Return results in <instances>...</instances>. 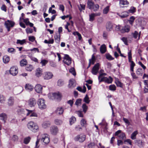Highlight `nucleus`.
Masks as SVG:
<instances>
[{
	"label": "nucleus",
	"instance_id": "obj_1",
	"mask_svg": "<svg viewBox=\"0 0 148 148\" xmlns=\"http://www.w3.org/2000/svg\"><path fill=\"white\" fill-rule=\"evenodd\" d=\"M27 126L30 130L35 132L38 131L39 127L36 123L33 121L29 122L27 124Z\"/></svg>",
	"mask_w": 148,
	"mask_h": 148
},
{
	"label": "nucleus",
	"instance_id": "obj_2",
	"mask_svg": "<svg viewBox=\"0 0 148 148\" xmlns=\"http://www.w3.org/2000/svg\"><path fill=\"white\" fill-rule=\"evenodd\" d=\"M37 104L39 108L41 110L45 109L47 105L45 100L43 98H40L38 99Z\"/></svg>",
	"mask_w": 148,
	"mask_h": 148
},
{
	"label": "nucleus",
	"instance_id": "obj_3",
	"mask_svg": "<svg viewBox=\"0 0 148 148\" xmlns=\"http://www.w3.org/2000/svg\"><path fill=\"white\" fill-rule=\"evenodd\" d=\"M15 23L12 21L8 20L4 23L5 27L7 29L8 32L10 31V28L13 27L15 25Z\"/></svg>",
	"mask_w": 148,
	"mask_h": 148
},
{
	"label": "nucleus",
	"instance_id": "obj_4",
	"mask_svg": "<svg viewBox=\"0 0 148 148\" xmlns=\"http://www.w3.org/2000/svg\"><path fill=\"white\" fill-rule=\"evenodd\" d=\"M86 136L82 134L78 135L74 138V140L80 143L83 142L85 140Z\"/></svg>",
	"mask_w": 148,
	"mask_h": 148
},
{
	"label": "nucleus",
	"instance_id": "obj_5",
	"mask_svg": "<svg viewBox=\"0 0 148 148\" xmlns=\"http://www.w3.org/2000/svg\"><path fill=\"white\" fill-rule=\"evenodd\" d=\"M41 141L43 142L45 144H48L50 141L49 135L46 134L42 135Z\"/></svg>",
	"mask_w": 148,
	"mask_h": 148
},
{
	"label": "nucleus",
	"instance_id": "obj_6",
	"mask_svg": "<svg viewBox=\"0 0 148 148\" xmlns=\"http://www.w3.org/2000/svg\"><path fill=\"white\" fill-rule=\"evenodd\" d=\"M53 76L52 73L50 72H46L44 73L43 77L45 80H49L51 79Z\"/></svg>",
	"mask_w": 148,
	"mask_h": 148
},
{
	"label": "nucleus",
	"instance_id": "obj_7",
	"mask_svg": "<svg viewBox=\"0 0 148 148\" xmlns=\"http://www.w3.org/2000/svg\"><path fill=\"white\" fill-rule=\"evenodd\" d=\"M50 130L51 134L53 135H56L59 132L58 127L55 125L51 126L50 128Z\"/></svg>",
	"mask_w": 148,
	"mask_h": 148
},
{
	"label": "nucleus",
	"instance_id": "obj_8",
	"mask_svg": "<svg viewBox=\"0 0 148 148\" xmlns=\"http://www.w3.org/2000/svg\"><path fill=\"white\" fill-rule=\"evenodd\" d=\"M63 62L67 65H69L71 63V60L68 55L65 54L64 57Z\"/></svg>",
	"mask_w": 148,
	"mask_h": 148
},
{
	"label": "nucleus",
	"instance_id": "obj_9",
	"mask_svg": "<svg viewBox=\"0 0 148 148\" xmlns=\"http://www.w3.org/2000/svg\"><path fill=\"white\" fill-rule=\"evenodd\" d=\"M10 73L13 76H16L18 73V68L16 66H12L10 69Z\"/></svg>",
	"mask_w": 148,
	"mask_h": 148
},
{
	"label": "nucleus",
	"instance_id": "obj_10",
	"mask_svg": "<svg viewBox=\"0 0 148 148\" xmlns=\"http://www.w3.org/2000/svg\"><path fill=\"white\" fill-rule=\"evenodd\" d=\"M99 80V82L104 81L106 83L110 84L112 83V79L110 76L108 78L106 77H103Z\"/></svg>",
	"mask_w": 148,
	"mask_h": 148
},
{
	"label": "nucleus",
	"instance_id": "obj_11",
	"mask_svg": "<svg viewBox=\"0 0 148 148\" xmlns=\"http://www.w3.org/2000/svg\"><path fill=\"white\" fill-rule=\"evenodd\" d=\"M28 105L31 107H34L36 105V101L34 98H31L28 101Z\"/></svg>",
	"mask_w": 148,
	"mask_h": 148
},
{
	"label": "nucleus",
	"instance_id": "obj_12",
	"mask_svg": "<svg viewBox=\"0 0 148 148\" xmlns=\"http://www.w3.org/2000/svg\"><path fill=\"white\" fill-rule=\"evenodd\" d=\"M76 86V83L75 80L73 79H70L69 81L68 87L70 88H73Z\"/></svg>",
	"mask_w": 148,
	"mask_h": 148
},
{
	"label": "nucleus",
	"instance_id": "obj_13",
	"mask_svg": "<svg viewBox=\"0 0 148 148\" xmlns=\"http://www.w3.org/2000/svg\"><path fill=\"white\" fill-rule=\"evenodd\" d=\"M99 63H97L93 67L92 70V73L94 75H96L99 69Z\"/></svg>",
	"mask_w": 148,
	"mask_h": 148
},
{
	"label": "nucleus",
	"instance_id": "obj_14",
	"mask_svg": "<svg viewBox=\"0 0 148 148\" xmlns=\"http://www.w3.org/2000/svg\"><path fill=\"white\" fill-rule=\"evenodd\" d=\"M130 27L128 25H126L124 27H123L121 30V33H124L125 32H128L130 30Z\"/></svg>",
	"mask_w": 148,
	"mask_h": 148
},
{
	"label": "nucleus",
	"instance_id": "obj_15",
	"mask_svg": "<svg viewBox=\"0 0 148 148\" xmlns=\"http://www.w3.org/2000/svg\"><path fill=\"white\" fill-rule=\"evenodd\" d=\"M19 111H20L21 112H24V114L26 116H29L33 112V111L32 110H29L27 109L24 110L23 109H20L18 110Z\"/></svg>",
	"mask_w": 148,
	"mask_h": 148
},
{
	"label": "nucleus",
	"instance_id": "obj_16",
	"mask_svg": "<svg viewBox=\"0 0 148 148\" xmlns=\"http://www.w3.org/2000/svg\"><path fill=\"white\" fill-rule=\"evenodd\" d=\"M101 13L98 12L96 13H92L89 15V20L90 21H92L94 20L95 17L97 16H99L100 15Z\"/></svg>",
	"mask_w": 148,
	"mask_h": 148
},
{
	"label": "nucleus",
	"instance_id": "obj_17",
	"mask_svg": "<svg viewBox=\"0 0 148 148\" xmlns=\"http://www.w3.org/2000/svg\"><path fill=\"white\" fill-rule=\"evenodd\" d=\"M42 86L40 84H37L35 87V91L38 93H41L42 92Z\"/></svg>",
	"mask_w": 148,
	"mask_h": 148
},
{
	"label": "nucleus",
	"instance_id": "obj_18",
	"mask_svg": "<svg viewBox=\"0 0 148 148\" xmlns=\"http://www.w3.org/2000/svg\"><path fill=\"white\" fill-rule=\"evenodd\" d=\"M42 74V70L40 68H38L36 70L35 75L37 77H40Z\"/></svg>",
	"mask_w": 148,
	"mask_h": 148
},
{
	"label": "nucleus",
	"instance_id": "obj_19",
	"mask_svg": "<svg viewBox=\"0 0 148 148\" xmlns=\"http://www.w3.org/2000/svg\"><path fill=\"white\" fill-rule=\"evenodd\" d=\"M7 115L5 113H2L0 114V120L3 121L4 123H5L7 119Z\"/></svg>",
	"mask_w": 148,
	"mask_h": 148
},
{
	"label": "nucleus",
	"instance_id": "obj_20",
	"mask_svg": "<svg viewBox=\"0 0 148 148\" xmlns=\"http://www.w3.org/2000/svg\"><path fill=\"white\" fill-rule=\"evenodd\" d=\"M129 2L127 0H120L119 1V5L121 8H123L124 5L129 4Z\"/></svg>",
	"mask_w": 148,
	"mask_h": 148
},
{
	"label": "nucleus",
	"instance_id": "obj_21",
	"mask_svg": "<svg viewBox=\"0 0 148 148\" xmlns=\"http://www.w3.org/2000/svg\"><path fill=\"white\" fill-rule=\"evenodd\" d=\"M64 112V109L62 107H59L56 110V113L57 115H60L62 114Z\"/></svg>",
	"mask_w": 148,
	"mask_h": 148
},
{
	"label": "nucleus",
	"instance_id": "obj_22",
	"mask_svg": "<svg viewBox=\"0 0 148 148\" xmlns=\"http://www.w3.org/2000/svg\"><path fill=\"white\" fill-rule=\"evenodd\" d=\"M133 37L135 39L138 38L137 40H139L140 39V37L141 34V32H140L138 33L136 31H135L134 32L132 33Z\"/></svg>",
	"mask_w": 148,
	"mask_h": 148
},
{
	"label": "nucleus",
	"instance_id": "obj_23",
	"mask_svg": "<svg viewBox=\"0 0 148 148\" xmlns=\"http://www.w3.org/2000/svg\"><path fill=\"white\" fill-rule=\"evenodd\" d=\"M14 99L13 97H10L8 99V104L9 106H12L14 103Z\"/></svg>",
	"mask_w": 148,
	"mask_h": 148
},
{
	"label": "nucleus",
	"instance_id": "obj_24",
	"mask_svg": "<svg viewBox=\"0 0 148 148\" xmlns=\"http://www.w3.org/2000/svg\"><path fill=\"white\" fill-rule=\"evenodd\" d=\"M53 97L54 99L58 100H60L61 97V95L59 92L53 93Z\"/></svg>",
	"mask_w": 148,
	"mask_h": 148
},
{
	"label": "nucleus",
	"instance_id": "obj_25",
	"mask_svg": "<svg viewBox=\"0 0 148 148\" xmlns=\"http://www.w3.org/2000/svg\"><path fill=\"white\" fill-rule=\"evenodd\" d=\"M113 27L112 24L110 22H108L106 25L107 30L108 31H111Z\"/></svg>",
	"mask_w": 148,
	"mask_h": 148
},
{
	"label": "nucleus",
	"instance_id": "obj_26",
	"mask_svg": "<svg viewBox=\"0 0 148 148\" xmlns=\"http://www.w3.org/2000/svg\"><path fill=\"white\" fill-rule=\"evenodd\" d=\"M60 34H58L54 36V38L55 42L57 43H59L60 40Z\"/></svg>",
	"mask_w": 148,
	"mask_h": 148
},
{
	"label": "nucleus",
	"instance_id": "obj_27",
	"mask_svg": "<svg viewBox=\"0 0 148 148\" xmlns=\"http://www.w3.org/2000/svg\"><path fill=\"white\" fill-rule=\"evenodd\" d=\"M34 88L33 86L29 84H26L25 86V89L29 91H32L33 89Z\"/></svg>",
	"mask_w": 148,
	"mask_h": 148
},
{
	"label": "nucleus",
	"instance_id": "obj_28",
	"mask_svg": "<svg viewBox=\"0 0 148 148\" xmlns=\"http://www.w3.org/2000/svg\"><path fill=\"white\" fill-rule=\"evenodd\" d=\"M88 8L90 9H92V8L94 5V2L91 0H88L87 2Z\"/></svg>",
	"mask_w": 148,
	"mask_h": 148
},
{
	"label": "nucleus",
	"instance_id": "obj_29",
	"mask_svg": "<svg viewBox=\"0 0 148 148\" xmlns=\"http://www.w3.org/2000/svg\"><path fill=\"white\" fill-rule=\"evenodd\" d=\"M129 62L130 63V70L132 72L134 71V68L135 65V64L134 62L132 60V59L128 60Z\"/></svg>",
	"mask_w": 148,
	"mask_h": 148
},
{
	"label": "nucleus",
	"instance_id": "obj_30",
	"mask_svg": "<svg viewBox=\"0 0 148 148\" xmlns=\"http://www.w3.org/2000/svg\"><path fill=\"white\" fill-rule=\"evenodd\" d=\"M95 56H94L93 55L92 56V58L91 59H90L89 60V66L88 67H89L90 65L91 64H94L95 63Z\"/></svg>",
	"mask_w": 148,
	"mask_h": 148
},
{
	"label": "nucleus",
	"instance_id": "obj_31",
	"mask_svg": "<svg viewBox=\"0 0 148 148\" xmlns=\"http://www.w3.org/2000/svg\"><path fill=\"white\" fill-rule=\"evenodd\" d=\"M50 125V122L49 121L44 122L42 124V127L44 128H46L49 127Z\"/></svg>",
	"mask_w": 148,
	"mask_h": 148
},
{
	"label": "nucleus",
	"instance_id": "obj_32",
	"mask_svg": "<svg viewBox=\"0 0 148 148\" xmlns=\"http://www.w3.org/2000/svg\"><path fill=\"white\" fill-rule=\"evenodd\" d=\"M100 51L102 53H104L106 51V47L105 45H102L100 49Z\"/></svg>",
	"mask_w": 148,
	"mask_h": 148
},
{
	"label": "nucleus",
	"instance_id": "obj_33",
	"mask_svg": "<svg viewBox=\"0 0 148 148\" xmlns=\"http://www.w3.org/2000/svg\"><path fill=\"white\" fill-rule=\"evenodd\" d=\"M138 132L137 131L134 132L131 134V138L132 140H135L136 138V135L138 134Z\"/></svg>",
	"mask_w": 148,
	"mask_h": 148
},
{
	"label": "nucleus",
	"instance_id": "obj_34",
	"mask_svg": "<svg viewBox=\"0 0 148 148\" xmlns=\"http://www.w3.org/2000/svg\"><path fill=\"white\" fill-rule=\"evenodd\" d=\"M3 62L5 63H8L10 61L9 57L7 56H4L3 57Z\"/></svg>",
	"mask_w": 148,
	"mask_h": 148
},
{
	"label": "nucleus",
	"instance_id": "obj_35",
	"mask_svg": "<svg viewBox=\"0 0 148 148\" xmlns=\"http://www.w3.org/2000/svg\"><path fill=\"white\" fill-rule=\"evenodd\" d=\"M115 83L117 86L122 87L123 84L121 83L118 79L116 80Z\"/></svg>",
	"mask_w": 148,
	"mask_h": 148
},
{
	"label": "nucleus",
	"instance_id": "obj_36",
	"mask_svg": "<svg viewBox=\"0 0 148 148\" xmlns=\"http://www.w3.org/2000/svg\"><path fill=\"white\" fill-rule=\"evenodd\" d=\"M135 143L137 144L138 146L140 147H143V142L142 140H135Z\"/></svg>",
	"mask_w": 148,
	"mask_h": 148
},
{
	"label": "nucleus",
	"instance_id": "obj_37",
	"mask_svg": "<svg viewBox=\"0 0 148 148\" xmlns=\"http://www.w3.org/2000/svg\"><path fill=\"white\" fill-rule=\"evenodd\" d=\"M31 139V138L29 136L25 138L23 141L24 143L26 144H28L30 142Z\"/></svg>",
	"mask_w": 148,
	"mask_h": 148
},
{
	"label": "nucleus",
	"instance_id": "obj_38",
	"mask_svg": "<svg viewBox=\"0 0 148 148\" xmlns=\"http://www.w3.org/2000/svg\"><path fill=\"white\" fill-rule=\"evenodd\" d=\"M83 101L84 102L87 104H88L90 103V100H89L88 96L87 95H86Z\"/></svg>",
	"mask_w": 148,
	"mask_h": 148
},
{
	"label": "nucleus",
	"instance_id": "obj_39",
	"mask_svg": "<svg viewBox=\"0 0 148 148\" xmlns=\"http://www.w3.org/2000/svg\"><path fill=\"white\" fill-rule=\"evenodd\" d=\"M26 42V40L25 39H23L21 40H17L16 42V43L17 44H20L21 45H23Z\"/></svg>",
	"mask_w": 148,
	"mask_h": 148
},
{
	"label": "nucleus",
	"instance_id": "obj_40",
	"mask_svg": "<svg viewBox=\"0 0 148 148\" xmlns=\"http://www.w3.org/2000/svg\"><path fill=\"white\" fill-rule=\"evenodd\" d=\"M64 81L62 79H60L58 80L57 82V85L59 86H61L64 85Z\"/></svg>",
	"mask_w": 148,
	"mask_h": 148
},
{
	"label": "nucleus",
	"instance_id": "obj_41",
	"mask_svg": "<svg viewBox=\"0 0 148 148\" xmlns=\"http://www.w3.org/2000/svg\"><path fill=\"white\" fill-rule=\"evenodd\" d=\"M27 62L25 59H23L20 62V64L21 66H24L27 64Z\"/></svg>",
	"mask_w": 148,
	"mask_h": 148
},
{
	"label": "nucleus",
	"instance_id": "obj_42",
	"mask_svg": "<svg viewBox=\"0 0 148 148\" xmlns=\"http://www.w3.org/2000/svg\"><path fill=\"white\" fill-rule=\"evenodd\" d=\"M99 6L98 4H94V5L92 8V9L94 11H96L98 10L99 9Z\"/></svg>",
	"mask_w": 148,
	"mask_h": 148
},
{
	"label": "nucleus",
	"instance_id": "obj_43",
	"mask_svg": "<svg viewBox=\"0 0 148 148\" xmlns=\"http://www.w3.org/2000/svg\"><path fill=\"white\" fill-rule=\"evenodd\" d=\"M119 138L122 139H124L126 138L125 134L123 132H121L120 135H119Z\"/></svg>",
	"mask_w": 148,
	"mask_h": 148
},
{
	"label": "nucleus",
	"instance_id": "obj_44",
	"mask_svg": "<svg viewBox=\"0 0 148 148\" xmlns=\"http://www.w3.org/2000/svg\"><path fill=\"white\" fill-rule=\"evenodd\" d=\"M33 69V66L31 65H27L26 68V70L28 71H31Z\"/></svg>",
	"mask_w": 148,
	"mask_h": 148
},
{
	"label": "nucleus",
	"instance_id": "obj_45",
	"mask_svg": "<svg viewBox=\"0 0 148 148\" xmlns=\"http://www.w3.org/2000/svg\"><path fill=\"white\" fill-rule=\"evenodd\" d=\"M62 123V121L61 120L56 119L55 120V123L56 125H60Z\"/></svg>",
	"mask_w": 148,
	"mask_h": 148
},
{
	"label": "nucleus",
	"instance_id": "obj_46",
	"mask_svg": "<svg viewBox=\"0 0 148 148\" xmlns=\"http://www.w3.org/2000/svg\"><path fill=\"white\" fill-rule=\"evenodd\" d=\"M76 118L74 116H72L70 119V123L71 125L74 123L76 121Z\"/></svg>",
	"mask_w": 148,
	"mask_h": 148
},
{
	"label": "nucleus",
	"instance_id": "obj_47",
	"mask_svg": "<svg viewBox=\"0 0 148 148\" xmlns=\"http://www.w3.org/2000/svg\"><path fill=\"white\" fill-rule=\"evenodd\" d=\"M76 113L77 114L78 116L81 117H83L84 115L82 113V111L81 110L76 111Z\"/></svg>",
	"mask_w": 148,
	"mask_h": 148
},
{
	"label": "nucleus",
	"instance_id": "obj_48",
	"mask_svg": "<svg viewBox=\"0 0 148 148\" xmlns=\"http://www.w3.org/2000/svg\"><path fill=\"white\" fill-rule=\"evenodd\" d=\"M82 108L83 109V111L84 113H85L87 111L88 107L85 103H84L82 106Z\"/></svg>",
	"mask_w": 148,
	"mask_h": 148
},
{
	"label": "nucleus",
	"instance_id": "obj_49",
	"mask_svg": "<svg viewBox=\"0 0 148 148\" xmlns=\"http://www.w3.org/2000/svg\"><path fill=\"white\" fill-rule=\"evenodd\" d=\"M142 69L141 68L138 69L136 71V73L137 75L142 76L143 73L142 72Z\"/></svg>",
	"mask_w": 148,
	"mask_h": 148
},
{
	"label": "nucleus",
	"instance_id": "obj_50",
	"mask_svg": "<svg viewBox=\"0 0 148 148\" xmlns=\"http://www.w3.org/2000/svg\"><path fill=\"white\" fill-rule=\"evenodd\" d=\"M135 8L134 7H131L128 11L129 13H133L135 12Z\"/></svg>",
	"mask_w": 148,
	"mask_h": 148
},
{
	"label": "nucleus",
	"instance_id": "obj_51",
	"mask_svg": "<svg viewBox=\"0 0 148 148\" xmlns=\"http://www.w3.org/2000/svg\"><path fill=\"white\" fill-rule=\"evenodd\" d=\"M135 18L134 16H132L130 18V20H129V23L132 25L134 21L135 20Z\"/></svg>",
	"mask_w": 148,
	"mask_h": 148
},
{
	"label": "nucleus",
	"instance_id": "obj_52",
	"mask_svg": "<svg viewBox=\"0 0 148 148\" xmlns=\"http://www.w3.org/2000/svg\"><path fill=\"white\" fill-rule=\"evenodd\" d=\"M48 62L46 60H42L40 62V63L42 64V66H45L48 63Z\"/></svg>",
	"mask_w": 148,
	"mask_h": 148
},
{
	"label": "nucleus",
	"instance_id": "obj_53",
	"mask_svg": "<svg viewBox=\"0 0 148 148\" xmlns=\"http://www.w3.org/2000/svg\"><path fill=\"white\" fill-rule=\"evenodd\" d=\"M8 51L9 53H13L16 51L13 48H10L8 49Z\"/></svg>",
	"mask_w": 148,
	"mask_h": 148
},
{
	"label": "nucleus",
	"instance_id": "obj_54",
	"mask_svg": "<svg viewBox=\"0 0 148 148\" xmlns=\"http://www.w3.org/2000/svg\"><path fill=\"white\" fill-rule=\"evenodd\" d=\"M81 125L82 126H85L86 124V121L84 119H82L80 122Z\"/></svg>",
	"mask_w": 148,
	"mask_h": 148
},
{
	"label": "nucleus",
	"instance_id": "obj_55",
	"mask_svg": "<svg viewBox=\"0 0 148 148\" xmlns=\"http://www.w3.org/2000/svg\"><path fill=\"white\" fill-rule=\"evenodd\" d=\"M106 57L107 59L109 60H112L114 59V58L109 54H106Z\"/></svg>",
	"mask_w": 148,
	"mask_h": 148
},
{
	"label": "nucleus",
	"instance_id": "obj_56",
	"mask_svg": "<svg viewBox=\"0 0 148 148\" xmlns=\"http://www.w3.org/2000/svg\"><path fill=\"white\" fill-rule=\"evenodd\" d=\"M109 6H107L105 8L103 11V13L104 14H107L109 11Z\"/></svg>",
	"mask_w": 148,
	"mask_h": 148
},
{
	"label": "nucleus",
	"instance_id": "obj_57",
	"mask_svg": "<svg viewBox=\"0 0 148 148\" xmlns=\"http://www.w3.org/2000/svg\"><path fill=\"white\" fill-rule=\"evenodd\" d=\"M109 89L111 90L114 91L116 89V87L114 84L111 85L109 86Z\"/></svg>",
	"mask_w": 148,
	"mask_h": 148
},
{
	"label": "nucleus",
	"instance_id": "obj_58",
	"mask_svg": "<svg viewBox=\"0 0 148 148\" xmlns=\"http://www.w3.org/2000/svg\"><path fill=\"white\" fill-rule=\"evenodd\" d=\"M82 101V100L80 99H77L75 103V105L77 106H78L79 104H81Z\"/></svg>",
	"mask_w": 148,
	"mask_h": 148
},
{
	"label": "nucleus",
	"instance_id": "obj_59",
	"mask_svg": "<svg viewBox=\"0 0 148 148\" xmlns=\"http://www.w3.org/2000/svg\"><path fill=\"white\" fill-rule=\"evenodd\" d=\"M69 72L71 73L73 75L75 76L76 75V73L75 72V69L74 68H72L70 69L69 70Z\"/></svg>",
	"mask_w": 148,
	"mask_h": 148
},
{
	"label": "nucleus",
	"instance_id": "obj_60",
	"mask_svg": "<svg viewBox=\"0 0 148 148\" xmlns=\"http://www.w3.org/2000/svg\"><path fill=\"white\" fill-rule=\"evenodd\" d=\"M5 99L3 95H0V102L3 103L5 101Z\"/></svg>",
	"mask_w": 148,
	"mask_h": 148
},
{
	"label": "nucleus",
	"instance_id": "obj_61",
	"mask_svg": "<svg viewBox=\"0 0 148 148\" xmlns=\"http://www.w3.org/2000/svg\"><path fill=\"white\" fill-rule=\"evenodd\" d=\"M35 39V37L33 36H29V41H31L32 42H34Z\"/></svg>",
	"mask_w": 148,
	"mask_h": 148
},
{
	"label": "nucleus",
	"instance_id": "obj_62",
	"mask_svg": "<svg viewBox=\"0 0 148 148\" xmlns=\"http://www.w3.org/2000/svg\"><path fill=\"white\" fill-rule=\"evenodd\" d=\"M123 120L125 123L126 124H127L128 125H130V123L128 119L125 118H123Z\"/></svg>",
	"mask_w": 148,
	"mask_h": 148
},
{
	"label": "nucleus",
	"instance_id": "obj_63",
	"mask_svg": "<svg viewBox=\"0 0 148 148\" xmlns=\"http://www.w3.org/2000/svg\"><path fill=\"white\" fill-rule=\"evenodd\" d=\"M59 10L63 12L64 10V7L63 5L60 4L59 5Z\"/></svg>",
	"mask_w": 148,
	"mask_h": 148
},
{
	"label": "nucleus",
	"instance_id": "obj_64",
	"mask_svg": "<svg viewBox=\"0 0 148 148\" xmlns=\"http://www.w3.org/2000/svg\"><path fill=\"white\" fill-rule=\"evenodd\" d=\"M27 33H32L33 32V30L32 29L29 28H27L26 29Z\"/></svg>",
	"mask_w": 148,
	"mask_h": 148
}]
</instances>
